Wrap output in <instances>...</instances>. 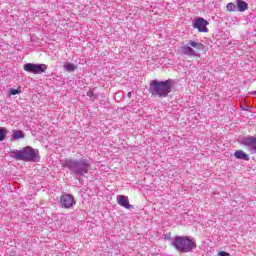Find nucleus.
Masks as SVG:
<instances>
[{
	"label": "nucleus",
	"mask_w": 256,
	"mask_h": 256,
	"mask_svg": "<svg viewBox=\"0 0 256 256\" xmlns=\"http://www.w3.org/2000/svg\"><path fill=\"white\" fill-rule=\"evenodd\" d=\"M62 167L69 169L74 175H87L91 169V162L87 159H71L67 158L62 162Z\"/></svg>",
	"instance_id": "obj_1"
},
{
	"label": "nucleus",
	"mask_w": 256,
	"mask_h": 256,
	"mask_svg": "<svg viewBox=\"0 0 256 256\" xmlns=\"http://www.w3.org/2000/svg\"><path fill=\"white\" fill-rule=\"evenodd\" d=\"M173 91V80L165 81L152 80L150 82L149 93L152 97H160L161 99L167 97Z\"/></svg>",
	"instance_id": "obj_2"
},
{
	"label": "nucleus",
	"mask_w": 256,
	"mask_h": 256,
	"mask_svg": "<svg viewBox=\"0 0 256 256\" xmlns=\"http://www.w3.org/2000/svg\"><path fill=\"white\" fill-rule=\"evenodd\" d=\"M10 157L16 159V161H28L37 163L41 157L39 156V150L34 149L31 146L24 147L22 150H11Z\"/></svg>",
	"instance_id": "obj_3"
},
{
	"label": "nucleus",
	"mask_w": 256,
	"mask_h": 256,
	"mask_svg": "<svg viewBox=\"0 0 256 256\" xmlns=\"http://www.w3.org/2000/svg\"><path fill=\"white\" fill-rule=\"evenodd\" d=\"M173 247L179 253H191L193 249H197V242L188 236H176L172 241Z\"/></svg>",
	"instance_id": "obj_4"
},
{
	"label": "nucleus",
	"mask_w": 256,
	"mask_h": 256,
	"mask_svg": "<svg viewBox=\"0 0 256 256\" xmlns=\"http://www.w3.org/2000/svg\"><path fill=\"white\" fill-rule=\"evenodd\" d=\"M193 47V48H192ZM205 48V45L201 42H197L195 40H189L186 45L181 46L182 55H186L187 57H199V53L195 51H201Z\"/></svg>",
	"instance_id": "obj_5"
},
{
	"label": "nucleus",
	"mask_w": 256,
	"mask_h": 256,
	"mask_svg": "<svg viewBox=\"0 0 256 256\" xmlns=\"http://www.w3.org/2000/svg\"><path fill=\"white\" fill-rule=\"evenodd\" d=\"M23 69L27 73H33L34 75H41V73H45L47 71V65L46 64L26 63L23 66Z\"/></svg>",
	"instance_id": "obj_6"
},
{
	"label": "nucleus",
	"mask_w": 256,
	"mask_h": 256,
	"mask_svg": "<svg viewBox=\"0 0 256 256\" xmlns=\"http://www.w3.org/2000/svg\"><path fill=\"white\" fill-rule=\"evenodd\" d=\"M240 145H244V147H247L248 151L250 153L255 154L256 153V137L254 136H246L239 139Z\"/></svg>",
	"instance_id": "obj_7"
},
{
	"label": "nucleus",
	"mask_w": 256,
	"mask_h": 256,
	"mask_svg": "<svg viewBox=\"0 0 256 256\" xmlns=\"http://www.w3.org/2000/svg\"><path fill=\"white\" fill-rule=\"evenodd\" d=\"M75 203L77 202L75 201V197L72 194L64 193L60 197V205L63 207V209H71Z\"/></svg>",
	"instance_id": "obj_8"
},
{
	"label": "nucleus",
	"mask_w": 256,
	"mask_h": 256,
	"mask_svg": "<svg viewBox=\"0 0 256 256\" xmlns=\"http://www.w3.org/2000/svg\"><path fill=\"white\" fill-rule=\"evenodd\" d=\"M207 25H209V22H207L205 18H197L194 20L192 27L198 29L199 33H207V31H209Z\"/></svg>",
	"instance_id": "obj_9"
},
{
	"label": "nucleus",
	"mask_w": 256,
	"mask_h": 256,
	"mask_svg": "<svg viewBox=\"0 0 256 256\" xmlns=\"http://www.w3.org/2000/svg\"><path fill=\"white\" fill-rule=\"evenodd\" d=\"M118 205L124 207V209H133V205L129 204V198L127 196H118Z\"/></svg>",
	"instance_id": "obj_10"
},
{
	"label": "nucleus",
	"mask_w": 256,
	"mask_h": 256,
	"mask_svg": "<svg viewBox=\"0 0 256 256\" xmlns=\"http://www.w3.org/2000/svg\"><path fill=\"white\" fill-rule=\"evenodd\" d=\"M247 9H249V4H247V2L243 0L236 1V11L243 13L244 11H247Z\"/></svg>",
	"instance_id": "obj_11"
},
{
	"label": "nucleus",
	"mask_w": 256,
	"mask_h": 256,
	"mask_svg": "<svg viewBox=\"0 0 256 256\" xmlns=\"http://www.w3.org/2000/svg\"><path fill=\"white\" fill-rule=\"evenodd\" d=\"M236 159H241L242 161H249V154L245 153L243 150H236L234 153Z\"/></svg>",
	"instance_id": "obj_12"
},
{
	"label": "nucleus",
	"mask_w": 256,
	"mask_h": 256,
	"mask_svg": "<svg viewBox=\"0 0 256 256\" xmlns=\"http://www.w3.org/2000/svg\"><path fill=\"white\" fill-rule=\"evenodd\" d=\"M64 71H67V73H73L77 71V65L71 63V62H66L63 66Z\"/></svg>",
	"instance_id": "obj_13"
},
{
	"label": "nucleus",
	"mask_w": 256,
	"mask_h": 256,
	"mask_svg": "<svg viewBox=\"0 0 256 256\" xmlns=\"http://www.w3.org/2000/svg\"><path fill=\"white\" fill-rule=\"evenodd\" d=\"M12 137H13L14 140L24 139L25 138V134H23V132L21 130H17V131H15L13 133Z\"/></svg>",
	"instance_id": "obj_14"
},
{
	"label": "nucleus",
	"mask_w": 256,
	"mask_h": 256,
	"mask_svg": "<svg viewBox=\"0 0 256 256\" xmlns=\"http://www.w3.org/2000/svg\"><path fill=\"white\" fill-rule=\"evenodd\" d=\"M7 139V129L0 127V141Z\"/></svg>",
	"instance_id": "obj_15"
},
{
	"label": "nucleus",
	"mask_w": 256,
	"mask_h": 256,
	"mask_svg": "<svg viewBox=\"0 0 256 256\" xmlns=\"http://www.w3.org/2000/svg\"><path fill=\"white\" fill-rule=\"evenodd\" d=\"M226 9H227V11L235 12V11H237V5L230 2L227 4Z\"/></svg>",
	"instance_id": "obj_16"
},
{
	"label": "nucleus",
	"mask_w": 256,
	"mask_h": 256,
	"mask_svg": "<svg viewBox=\"0 0 256 256\" xmlns=\"http://www.w3.org/2000/svg\"><path fill=\"white\" fill-rule=\"evenodd\" d=\"M87 97H90V99H92L93 101H95V99H98V98H99V95L93 93L92 90H89V91L87 92Z\"/></svg>",
	"instance_id": "obj_17"
},
{
	"label": "nucleus",
	"mask_w": 256,
	"mask_h": 256,
	"mask_svg": "<svg viewBox=\"0 0 256 256\" xmlns=\"http://www.w3.org/2000/svg\"><path fill=\"white\" fill-rule=\"evenodd\" d=\"M19 93H21V88L10 89V95H19Z\"/></svg>",
	"instance_id": "obj_18"
},
{
	"label": "nucleus",
	"mask_w": 256,
	"mask_h": 256,
	"mask_svg": "<svg viewBox=\"0 0 256 256\" xmlns=\"http://www.w3.org/2000/svg\"><path fill=\"white\" fill-rule=\"evenodd\" d=\"M218 255H219V256H231V254H229V253H227V252H225V251L219 252Z\"/></svg>",
	"instance_id": "obj_19"
},
{
	"label": "nucleus",
	"mask_w": 256,
	"mask_h": 256,
	"mask_svg": "<svg viewBox=\"0 0 256 256\" xmlns=\"http://www.w3.org/2000/svg\"><path fill=\"white\" fill-rule=\"evenodd\" d=\"M127 97L131 99V92H128Z\"/></svg>",
	"instance_id": "obj_20"
}]
</instances>
